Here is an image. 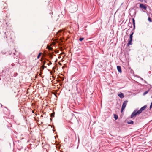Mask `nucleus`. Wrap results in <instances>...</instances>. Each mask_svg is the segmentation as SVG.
<instances>
[{
	"mask_svg": "<svg viewBox=\"0 0 152 152\" xmlns=\"http://www.w3.org/2000/svg\"><path fill=\"white\" fill-rule=\"evenodd\" d=\"M114 117L115 120H117L118 118V116L117 115L115 114L114 115Z\"/></svg>",
	"mask_w": 152,
	"mask_h": 152,
	"instance_id": "obj_12",
	"label": "nucleus"
},
{
	"mask_svg": "<svg viewBox=\"0 0 152 152\" xmlns=\"http://www.w3.org/2000/svg\"><path fill=\"white\" fill-rule=\"evenodd\" d=\"M13 50H15V51H16V50H15V49H13Z\"/></svg>",
	"mask_w": 152,
	"mask_h": 152,
	"instance_id": "obj_27",
	"label": "nucleus"
},
{
	"mask_svg": "<svg viewBox=\"0 0 152 152\" xmlns=\"http://www.w3.org/2000/svg\"><path fill=\"white\" fill-rule=\"evenodd\" d=\"M13 53L15 55V53H14L13 52Z\"/></svg>",
	"mask_w": 152,
	"mask_h": 152,
	"instance_id": "obj_28",
	"label": "nucleus"
},
{
	"mask_svg": "<svg viewBox=\"0 0 152 152\" xmlns=\"http://www.w3.org/2000/svg\"><path fill=\"white\" fill-rule=\"evenodd\" d=\"M133 34L134 32H132V33L130 34L129 37L130 39H131L132 40L133 35Z\"/></svg>",
	"mask_w": 152,
	"mask_h": 152,
	"instance_id": "obj_11",
	"label": "nucleus"
},
{
	"mask_svg": "<svg viewBox=\"0 0 152 152\" xmlns=\"http://www.w3.org/2000/svg\"><path fill=\"white\" fill-rule=\"evenodd\" d=\"M128 25L130 28H132V27L131 23H128Z\"/></svg>",
	"mask_w": 152,
	"mask_h": 152,
	"instance_id": "obj_14",
	"label": "nucleus"
},
{
	"mask_svg": "<svg viewBox=\"0 0 152 152\" xmlns=\"http://www.w3.org/2000/svg\"><path fill=\"white\" fill-rule=\"evenodd\" d=\"M152 108V102L151 104V105L150 107V109H151Z\"/></svg>",
	"mask_w": 152,
	"mask_h": 152,
	"instance_id": "obj_18",
	"label": "nucleus"
},
{
	"mask_svg": "<svg viewBox=\"0 0 152 152\" xmlns=\"http://www.w3.org/2000/svg\"><path fill=\"white\" fill-rule=\"evenodd\" d=\"M12 53H11L10 54H12Z\"/></svg>",
	"mask_w": 152,
	"mask_h": 152,
	"instance_id": "obj_32",
	"label": "nucleus"
},
{
	"mask_svg": "<svg viewBox=\"0 0 152 152\" xmlns=\"http://www.w3.org/2000/svg\"><path fill=\"white\" fill-rule=\"evenodd\" d=\"M76 90L77 91H78V88H77V85H76Z\"/></svg>",
	"mask_w": 152,
	"mask_h": 152,
	"instance_id": "obj_21",
	"label": "nucleus"
},
{
	"mask_svg": "<svg viewBox=\"0 0 152 152\" xmlns=\"http://www.w3.org/2000/svg\"><path fill=\"white\" fill-rule=\"evenodd\" d=\"M138 1H140L141 2H142L143 1V0H138Z\"/></svg>",
	"mask_w": 152,
	"mask_h": 152,
	"instance_id": "obj_20",
	"label": "nucleus"
},
{
	"mask_svg": "<svg viewBox=\"0 0 152 152\" xmlns=\"http://www.w3.org/2000/svg\"><path fill=\"white\" fill-rule=\"evenodd\" d=\"M45 62H44L43 63V65H44L45 64Z\"/></svg>",
	"mask_w": 152,
	"mask_h": 152,
	"instance_id": "obj_23",
	"label": "nucleus"
},
{
	"mask_svg": "<svg viewBox=\"0 0 152 152\" xmlns=\"http://www.w3.org/2000/svg\"><path fill=\"white\" fill-rule=\"evenodd\" d=\"M117 70L120 73H121L122 72L121 67L120 66H117Z\"/></svg>",
	"mask_w": 152,
	"mask_h": 152,
	"instance_id": "obj_5",
	"label": "nucleus"
},
{
	"mask_svg": "<svg viewBox=\"0 0 152 152\" xmlns=\"http://www.w3.org/2000/svg\"><path fill=\"white\" fill-rule=\"evenodd\" d=\"M47 64H48V65H49V64H48V63H47Z\"/></svg>",
	"mask_w": 152,
	"mask_h": 152,
	"instance_id": "obj_29",
	"label": "nucleus"
},
{
	"mask_svg": "<svg viewBox=\"0 0 152 152\" xmlns=\"http://www.w3.org/2000/svg\"><path fill=\"white\" fill-rule=\"evenodd\" d=\"M148 20L150 22H151V19L150 17H149L148 18Z\"/></svg>",
	"mask_w": 152,
	"mask_h": 152,
	"instance_id": "obj_17",
	"label": "nucleus"
},
{
	"mask_svg": "<svg viewBox=\"0 0 152 152\" xmlns=\"http://www.w3.org/2000/svg\"><path fill=\"white\" fill-rule=\"evenodd\" d=\"M50 64H52V63H51V62H50Z\"/></svg>",
	"mask_w": 152,
	"mask_h": 152,
	"instance_id": "obj_26",
	"label": "nucleus"
},
{
	"mask_svg": "<svg viewBox=\"0 0 152 152\" xmlns=\"http://www.w3.org/2000/svg\"><path fill=\"white\" fill-rule=\"evenodd\" d=\"M52 115H53V113H52V114H51V116H52Z\"/></svg>",
	"mask_w": 152,
	"mask_h": 152,
	"instance_id": "obj_24",
	"label": "nucleus"
},
{
	"mask_svg": "<svg viewBox=\"0 0 152 152\" xmlns=\"http://www.w3.org/2000/svg\"><path fill=\"white\" fill-rule=\"evenodd\" d=\"M84 39V38H83V37H80L79 39V40L80 41H82L83 39Z\"/></svg>",
	"mask_w": 152,
	"mask_h": 152,
	"instance_id": "obj_16",
	"label": "nucleus"
},
{
	"mask_svg": "<svg viewBox=\"0 0 152 152\" xmlns=\"http://www.w3.org/2000/svg\"><path fill=\"white\" fill-rule=\"evenodd\" d=\"M3 82L4 84V86H7V85L8 84V81L5 80L3 81Z\"/></svg>",
	"mask_w": 152,
	"mask_h": 152,
	"instance_id": "obj_9",
	"label": "nucleus"
},
{
	"mask_svg": "<svg viewBox=\"0 0 152 152\" xmlns=\"http://www.w3.org/2000/svg\"><path fill=\"white\" fill-rule=\"evenodd\" d=\"M144 82H145V83H147V82H146V81H145V80H144Z\"/></svg>",
	"mask_w": 152,
	"mask_h": 152,
	"instance_id": "obj_25",
	"label": "nucleus"
},
{
	"mask_svg": "<svg viewBox=\"0 0 152 152\" xmlns=\"http://www.w3.org/2000/svg\"><path fill=\"white\" fill-rule=\"evenodd\" d=\"M0 33L1 34L4 38H6L7 41V42H10L14 35L12 31H7L5 32V31H1Z\"/></svg>",
	"mask_w": 152,
	"mask_h": 152,
	"instance_id": "obj_1",
	"label": "nucleus"
},
{
	"mask_svg": "<svg viewBox=\"0 0 152 152\" xmlns=\"http://www.w3.org/2000/svg\"><path fill=\"white\" fill-rule=\"evenodd\" d=\"M146 1H145V2H146Z\"/></svg>",
	"mask_w": 152,
	"mask_h": 152,
	"instance_id": "obj_31",
	"label": "nucleus"
},
{
	"mask_svg": "<svg viewBox=\"0 0 152 152\" xmlns=\"http://www.w3.org/2000/svg\"><path fill=\"white\" fill-rule=\"evenodd\" d=\"M150 90V89H149L147 91H145V92H144L143 93V95H144V96Z\"/></svg>",
	"mask_w": 152,
	"mask_h": 152,
	"instance_id": "obj_13",
	"label": "nucleus"
},
{
	"mask_svg": "<svg viewBox=\"0 0 152 152\" xmlns=\"http://www.w3.org/2000/svg\"><path fill=\"white\" fill-rule=\"evenodd\" d=\"M132 23L133 24V29H135V20L134 19V18L132 19Z\"/></svg>",
	"mask_w": 152,
	"mask_h": 152,
	"instance_id": "obj_7",
	"label": "nucleus"
},
{
	"mask_svg": "<svg viewBox=\"0 0 152 152\" xmlns=\"http://www.w3.org/2000/svg\"><path fill=\"white\" fill-rule=\"evenodd\" d=\"M127 123L129 124H133L134 122L133 121L129 120V121L127 122Z\"/></svg>",
	"mask_w": 152,
	"mask_h": 152,
	"instance_id": "obj_10",
	"label": "nucleus"
},
{
	"mask_svg": "<svg viewBox=\"0 0 152 152\" xmlns=\"http://www.w3.org/2000/svg\"><path fill=\"white\" fill-rule=\"evenodd\" d=\"M1 79V78L0 77V80Z\"/></svg>",
	"mask_w": 152,
	"mask_h": 152,
	"instance_id": "obj_30",
	"label": "nucleus"
},
{
	"mask_svg": "<svg viewBox=\"0 0 152 152\" xmlns=\"http://www.w3.org/2000/svg\"><path fill=\"white\" fill-rule=\"evenodd\" d=\"M11 65L12 66H15V64L14 63H12L11 64Z\"/></svg>",
	"mask_w": 152,
	"mask_h": 152,
	"instance_id": "obj_19",
	"label": "nucleus"
},
{
	"mask_svg": "<svg viewBox=\"0 0 152 152\" xmlns=\"http://www.w3.org/2000/svg\"><path fill=\"white\" fill-rule=\"evenodd\" d=\"M42 53H40L38 55V56H37V58L38 59H39V57H40V56H41V54Z\"/></svg>",
	"mask_w": 152,
	"mask_h": 152,
	"instance_id": "obj_15",
	"label": "nucleus"
},
{
	"mask_svg": "<svg viewBox=\"0 0 152 152\" xmlns=\"http://www.w3.org/2000/svg\"><path fill=\"white\" fill-rule=\"evenodd\" d=\"M147 107V106L146 105H145L142 107L138 111L137 109L134 110L131 115V118H132L134 116L140 114L142 111L144 110Z\"/></svg>",
	"mask_w": 152,
	"mask_h": 152,
	"instance_id": "obj_2",
	"label": "nucleus"
},
{
	"mask_svg": "<svg viewBox=\"0 0 152 152\" xmlns=\"http://www.w3.org/2000/svg\"><path fill=\"white\" fill-rule=\"evenodd\" d=\"M140 8H142L145 10H146L147 9L146 6L144 4H140L139 6Z\"/></svg>",
	"mask_w": 152,
	"mask_h": 152,
	"instance_id": "obj_4",
	"label": "nucleus"
},
{
	"mask_svg": "<svg viewBox=\"0 0 152 152\" xmlns=\"http://www.w3.org/2000/svg\"><path fill=\"white\" fill-rule=\"evenodd\" d=\"M139 77L142 80H143V79L142 78H141V77Z\"/></svg>",
	"mask_w": 152,
	"mask_h": 152,
	"instance_id": "obj_22",
	"label": "nucleus"
},
{
	"mask_svg": "<svg viewBox=\"0 0 152 152\" xmlns=\"http://www.w3.org/2000/svg\"><path fill=\"white\" fill-rule=\"evenodd\" d=\"M132 40L131 39H129V40L128 43L127 44V45L128 46L129 45H131L132 44Z\"/></svg>",
	"mask_w": 152,
	"mask_h": 152,
	"instance_id": "obj_8",
	"label": "nucleus"
},
{
	"mask_svg": "<svg viewBox=\"0 0 152 152\" xmlns=\"http://www.w3.org/2000/svg\"><path fill=\"white\" fill-rule=\"evenodd\" d=\"M118 96L120 98H124V95L122 93H121L120 94H118Z\"/></svg>",
	"mask_w": 152,
	"mask_h": 152,
	"instance_id": "obj_6",
	"label": "nucleus"
},
{
	"mask_svg": "<svg viewBox=\"0 0 152 152\" xmlns=\"http://www.w3.org/2000/svg\"><path fill=\"white\" fill-rule=\"evenodd\" d=\"M127 102H128V101L127 100H126L124 101V102L123 103L121 109V112H122L123 110L126 107V106L127 104Z\"/></svg>",
	"mask_w": 152,
	"mask_h": 152,
	"instance_id": "obj_3",
	"label": "nucleus"
}]
</instances>
